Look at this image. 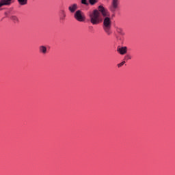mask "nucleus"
<instances>
[{
	"mask_svg": "<svg viewBox=\"0 0 175 175\" xmlns=\"http://www.w3.org/2000/svg\"><path fill=\"white\" fill-rule=\"evenodd\" d=\"M100 13L104 17L103 29L106 32L107 35L111 33V18L109 17L110 13L105 8L103 5L98 6V10H94L93 12H89V17L90 18V23L93 25H98L102 21V17H100Z\"/></svg>",
	"mask_w": 175,
	"mask_h": 175,
	"instance_id": "obj_1",
	"label": "nucleus"
},
{
	"mask_svg": "<svg viewBox=\"0 0 175 175\" xmlns=\"http://www.w3.org/2000/svg\"><path fill=\"white\" fill-rule=\"evenodd\" d=\"M74 18L79 23H84L85 21V14L83 11L78 10L74 14Z\"/></svg>",
	"mask_w": 175,
	"mask_h": 175,
	"instance_id": "obj_2",
	"label": "nucleus"
},
{
	"mask_svg": "<svg viewBox=\"0 0 175 175\" xmlns=\"http://www.w3.org/2000/svg\"><path fill=\"white\" fill-rule=\"evenodd\" d=\"M118 5H120V0H111L109 10L110 12H111V13H116L117 9H118Z\"/></svg>",
	"mask_w": 175,
	"mask_h": 175,
	"instance_id": "obj_3",
	"label": "nucleus"
},
{
	"mask_svg": "<svg viewBox=\"0 0 175 175\" xmlns=\"http://www.w3.org/2000/svg\"><path fill=\"white\" fill-rule=\"evenodd\" d=\"M117 51L120 53L121 55H124V54H126L128 48L126 46L118 47Z\"/></svg>",
	"mask_w": 175,
	"mask_h": 175,
	"instance_id": "obj_4",
	"label": "nucleus"
},
{
	"mask_svg": "<svg viewBox=\"0 0 175 175\" xmlns=\"http://www.w3.org/2000/svg\"><path fill=\"white\" fill-rule=\"evenodd\" d=\"M77 9H78V6H77V4H76V3L72 4L71 5H70L68 7V10L71 13H75V12H76Z\"/></svg>",
	"mask_w": 175,
	"mask_h": 175,
	"instance_id": "obj_5",
	"label": "nucleus"
},
{
	"mask_svg": "<svg viewBox=\"0 0 175 175\" xmlns=\"http://www.w3.org/2000/svg\"><path fill=\"white\" fill-rule=\"evenodd\" d=\"M39 51L41 54H47V47L44 45H41L39 46Z\"/></svg>",
	"mask_w": 175,
	"mask_h": 175,
	"instance_id": "obj_6",
	"label": "nucleus"
},
{
	"mask_svg": "<svg viewBox=\"0 0 175 175\" xmlns=\"http://www.w3.org/2000/svg\"><path fill=\"white\" fill-rule=\"evenodd\" d=\"M66 18V12H65L64 10H60V20L64 21L65 18Z\"/></svg>",
	"mask_w": 175,
	"mask_h": 175,
	"instance_id": "obj_7",
	"label": "nucleus"
},
{
	"mask_svg": "<svg viewBox=\"0 0 175 175\" xmlns=\"http://www.w3.org/2000/svg\"><path fill=\"white\" fill-rule=\"evenodd\" d=\"M1 5L4 6V5H10L12 3V0H1Z\"/></svg>",
	"mask_w": 175,
	"mask_h": 175,
	"instance_id": "obj_8",
	"label": "nucleus"
},
{
	"mask_svg": "<svg viewBox=\"0 0 175 175\" xmlns=\"http://www.w3.org/2000/svg\"><path fill=\"white\" fill-rule=\"evenodd\" d=\"M19 5L24 6V5H27L28 3V0H18Z\"/></svg>",
	"mask_w": 175,
	"mask_h": 175,
	"instance_id": "obj_9",
	"label": "nucleus"
},
{
	"mask_svg": "<svg viewBox=\"0 0 175 175\" xmlns=\"http://www.w3.org/2000/svg\"><path fill=\"white\" fill-rule=\"evenodd\" d=\"M116 31L118 32V33H120V35H122V36L125 35V33H124V31L122 30V29L120 27L116 28Z\"/></svg>",
	"mask_w": 175,
	"mask_h": 175,
	"instance_id": "obj_10",
	"label": "nucleus"
},
{
	"mask_svg": "<svg viewBox=\"0 0 175 175\" xmlns=\"http://www.w3.org/2000/svg\"><path fill=\"white\" fill-rule=\"evenodd\" d=\"M11 20L14 21V23H18V18H17L16 16H12Z\"/></svg>",
	"mask_w": 175,
	"mask_h": 175,
	"instance_id": "obj_11",
	"label": "nucleus"
},
{
	"mask_svg": "<svg viewBox=\"0 0 175 175\" xmlns=\"http://www.w3.org/2000/svg\"><path fill=\"white\" fill-rule=\"evenodd\" d=\"M89 2L90 5H95L98 2V0H89Z\"/></svg>",
	"mask_w": 175,
	"mask_h": 175,
	"instance_id": "obj_12",
	"label": "nucleus"
},
{
	"mask_svg": "<svg viewBox=\"0 0 175 175\" xmlns=\"http://www.w3.org/2000/svg\"><path fill=\"white\" fill-rule=\"evenodd\" d=\"M124 59H126V61H128L129 59H132V56H131L130 55H126L124 57Z\"/></svg>",
	"mask_w": 175,
	"mask_h": 175,
	"instance_id": "obj_13",
	"label": "nucleus"
},
{
	"mask_svg": "<svg viewBox=\"0 0 175 175\" xmlns=\"http://www.w3.org/2000/svg\"><path fill=\"white\" fill-rule=\"evenodd\" d=\"M125 64V61L122 62L121 63L118 64V68H121V66H123V65Z\"/></svg>",
	"mask_w": 175,
	"mask_h": 175,
	"instance_id": "obj_14",
	"label": "nucleus"
},
{
	"mask_svg": "<svg viewBox=\"0 0 175 175\" xmlns=\"http://www.w3.org/2000/svg\"><path fill=\"white\" fill-rule=\"evenodd\" d=\"M81 3L83 5H88V2H87V0H81Z\"/></svg>",
	"mask_w": 175,
	"mask_h": 175,
	"instance_id": "obj_15",
	"label": "nucleus"
},
{
	"mask_svg": "<svg viewBox=\"0 0 175 175\" xmlns=\"http://www.w3.org/2000/svg\"><path fill=\"white\" fill-rule=\"evenodd\" d=\"M3 4H1V3L0 2V8H2Z\"/></svg>",
	"mask_w": 175,
	"mask_h": 175,
	"instance_id": "obj_16",
	"label": "nucleus"
}]
</instances>
